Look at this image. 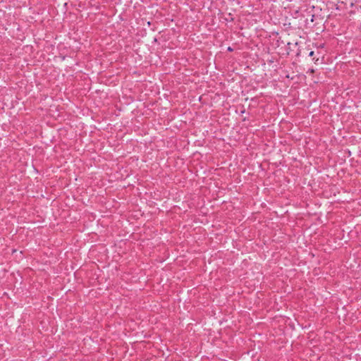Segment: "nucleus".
Instances as JSON below:
<instances>
[{
	"mask_svg": "<svg viewBox=\"0 0 361 361\" xmlns=\"http://www.w3.org/2000/svg\"><path fill=\"white\" fill-rule=\"evenodd\" d=\"M228 50L231 51H232L233 49H232L231 47H228Z\"/></svg>",
	"mask_w": 361,
	"mask_h": 361,
	"instance_id": "4",
	"label": "nucleus"
},
{
	"mask_svg": "<svg viewBox=\"0 0 361 361\" xmlns=\"http://www.w3.org/2000/svg\"><path fill=\"white\" fill-rule=\"evenodd\" d=\"M312 60H313V61H315V63H317V62L318 61L319 59H318V58H317V59H315V58H314V57H313V58H312Z\"/></svg>",
	"mask_w": 361,
	"mask_h": 361,
	"instance_id": "3",
	"label": "nucleus"
},
{
	"mask_svg": "<svg viewBox=\"0 0 361 361\" xmlns=\"http://www.w3.org/2000/svg\"><path fill=\"white\" fill-rule=\"evenodd\" d=\"M314 52L313 51H311L309 53V54H308V56H309L310 57H313V56H314Z\"/></svg>",
	"mask_w": 361,
	"mask_h": 361,
	"instance_id": "1",
	"label": "nucleus"
},
{
	"mask_svg": "<svg viewBox=\"0 0 361 361\" xmlns=\"http://www.w3.org/2000/svg\"><path fill=\"white\" fill-rule=\"evenodd\" d=\"M314 15H312V17H311V22H313L314 21Z\"/></svg>",
	"mask_w": 361,
	"mask_h": 361,
	"instance_id": "2",
	"label": "nucleus"
}]
</instances>
